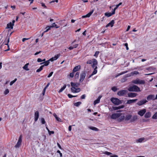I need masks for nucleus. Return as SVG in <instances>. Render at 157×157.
Returning a JSON list of instances; mask_svg holds the SVG:
<instances>
[{"label": "nucleus", "mask_w": 157, "mask_h": 157, "mask_svg": "<svg viewBox=\"0 0 157 157\" xmlns=\"http://www.w3.org/2000/svg\"><path fill=\"white\" fill-rule=\"evenodd\" d=\"M50 61V60L49 59V60H48L46 61H45L43 63H41L40 64H43V65H42V66H43V67H44V66H47L50 63L49 62Z\"/></svg>", "instance_id": "22"}, {"label": "nucleus", "mask_w": 157, "mask_h": 157, "mask_svg": "<svg viewBox=\"0 0 157 157\" xmlns=\"http://www.w3.org/2000/svg\"><path fill=\"white\" fill-rule=\"evenodd\" d=\"M86 96L85 94L82 95L81 97V98L82 99H85V98Z\"/></svg>", "instance_id": "51"}, {"label": "nucleus", "mask_w": 157, "mask_h": 157, "mask_svg": "<svg viewBox=\"0 0 157 157\" xmlns=\"http://www.w3.org/2000/svg\"><path fill=\"white\" fill-rule=\"evenodd\" d=\"M124 107V105H122L121 106H120L118 107H113V109L114 110H117L118 109H121L123 108Z\"/></svg>", "instance_id": "21"}, {"label": "nucleus", "mask_w": 157, "mask_h": 157, "mask_svg": "<svg viewBox=\"0 0 157 157\" xmlns=\"http://www.w3.org/2000/svg\"><path fill=\"white\" fill-rule=\"evenodd\" d=\"M71 85L72 87L71 90L72 92L78 93L80 91V88H78L80 85L79 83L71 82Z\"/></svg>", "instance_id": "1"}, {"label": "nucleus", "mask_w": 157, "mask_h": 157, "mask_svg": "<svg viewBox=\"0 0 157 157\" xmlns=\"http://www.w3.org/2000/svg\"><path fill=\"white\" fill-rule=\"evenodd\" d=\"M111 101L116 105H118L122 103V101L118 99L114 98H111Z\"/></svg>", "instance_id": "3"}, {"label": "nucleus", "mask_w": 157, "mask_h": 157, "mask_svg": "<svg viewBox=\"0 0 157 157\" xmlns=\"http://www.w3.org/2000/svg\"><path fill=\"white\" fill-rule=\"evenodd\" d=\"M53 115L55 117V118H56V117H57V115L55 113H53Z\"/></svg>", "instance_id": "64"}, {"label": "nucleus", "mask_w": 157, "mask_h": 157, "mask_svg": "<svg viewBox=\"0 0 157 157\" xmlns=\"http://www.w3.org/2000/svg\"><path fill=\"white\" fill-rule=\"evenodd\" d=\"M22 142V136L21 135H20L19 137L18 141L15 146L16 148H18L21 145Z\"/></svg>", "instance_id": "5"}, {"label": "nucleus", "mask_w": 157, "mask_h": 157, "mask_svg": "<svg viewBox=\"0 0 157 157\" xmlns=\"http://www.w3.org/2000/svg\"><path fill=\"white\" fill-rule=\"evenodd\" d=\"M13 25H14L12 24L11 22H10L7 24L6 28L12 29L13 28Z\"/></svg>", "instance_id": "25"}, {"label": "nucleus", "mask_w": 157, "mask_h": 157, "mask_svg": "<svg viewBox=\"0 0 157 157\" xmlns=\"http://www.w3.org/2000/svg\"><path fill=\"white\" fill-rule=\"evenodd\" d=\"M152 118L153 119H157V112H156L153 116Z\"/></svg>", "instance_id": "38"}, {"label": "nucleus", "mask_w": 157, "mask_h": 157, "mask_svg": "<svg viewBox=\"0 0 157 157\" xmlns=\"http://www.w3.org/2000/svg\"><path fill=\"white\" fill-rule=\"evenodd\" d=\"M94 11V10H93L91 11H90L89 13L87 14L86 15L83 16H82V18H84L86 17H90L91 15L92 14Z\"/></svg>", "instance_id": "13"}, {"label": "nucleus", "mask_w": 157, "mask_h": 157, "mask_svg": "<svg viewBox=\"0 0 157 157\" xmlns=\"http://www.w3.org/2000/svg\"><path fill=\"white\" fill-rule=\"evenodd\" d=\"M128 90L130 92H140L141 91L140 88L136 85H133L129 87Z\"/></svg>", "instance_id": "2"}, {"label": "nucleus", "mask_w": 157, "mask_h": 157, "mask_svg": "<svg viewBox=\"0 0 157 157\" xmlns=\"http://www.w3.org/2000/svg\"><path fill=\"white\" fill-rule=\"evenodd\" d=\"M51 28L52 27H55L56 28H59V26H58L57 25L55 24V23H54L53 24L52 26H50Z\"/></svg>", "instance_id": "37"}, {"label": "nucleus", "mask_w": 157, "mask_h": 157, "mask_svg": "<svg viewBox=\"0 0 157 157\" xmlns=\"http://www.w3.org/2000/svg\"><path fill=\"white\" fill-rule=\"evenodd\" d=\"M49 134L51 135V134H53L54 133L53 131H50L48 132Z\"/></svg>", "instance_id": "53"}, {"label": "nucleus", "mask_w": 157, "mask_h": 157, "mask_svg": "<svg viewBox=\"0 0 157 157\" xmlns=\"http://www.w3.org/2000/svg\"><path fill=\"white\" fill-rule=\"evenodd\" d=\"M66 85H64L63 87H62L58 91V92L59 93H60L61 92H62L66 88Z\"/></svg>", "instance_id": "33"}, {"label": "nucleus", "mask_w": 157, "mask_h": 157, "mask_svg": "<svg viewBox=\"0 0 157 157\" xmlns=\"http://www.w3.org/2000/svg\"><path fill=\"white\" fill-rule=\"evenodd\" d=\"M114 23V21L113 20H112L107 25H106V27H107L109 26H111V27H112L113 26Z\"/></svg>", "instance_id": "18"}, {"label": "nucleus", "mask_w": 157, "mask_h": 157, "mask_svg": "<svg viewBox=\"0 0 157 157\" xmlns=\"http://www.w3.org/2000/svg\"><path fill=\"white\" fill-rule=\"evenodd\" d=\"M146 112V109H144L139 111L138 112V113L139 115H140L141 116H142Z\"/></svg>", "instance_id": "15"}, {"label": "nucleus", "mask_w": 157, "mask_h": 157, "mask_svg": "<svg viewBox=\"0 0 157 157\" xmlns=\"http://www.w3.org/2000/svg\"><path fill=\"white\" fill-rule=\"evenodd\" d=\"M74 48V47L73 46H71L68 48V49L70 50H71Z\"/></svg>", "instance_id": "62"}, {"label": "nucleus", "mask_w": 157, "mask_h": 157, "mask_svg": "<svg viewBox=\"0 0 157 157\" xmlns=\"http://www.w3.org/2000/svg\"><path fill=\"white\" fill-rule=\"evenodd\" d=\"M130 28V26H129V25H128V27L127 28V29H126V31H128L129 30V29Z\"/></svg>", "instance_id": "63"}, {"label": "nucleus", "mask_w": 157, "mask_h": 157, "mask_svg": "<svg viewBox=\"0 0 157 157\" xmlns=\"http://www.w3.org/2000/svg\"><path fill=\"white\" fill-rule=\"evenodd\" d=\"M127 92L126 90H122L118 92L117 94L119 96H123L127 93Z\"/></svg>", "instance_id": "9"}, {"label": "nucleus", "mask_w": 157, "mask_h": 157, "mask_svg": "<svg viewBox=\"0 0 157 157\" xmlns=\"http://www.w3.org/2000/svg\"><path fill=\"white\" fill-rule=\"evenodd\" d=\"M79 76V73L78 72H77L75 75V77L76 78H78Z\"/></svg>", "instance_id": "41"}, {"label": "nucleus", "mask_w": 157, "mask_h": 157, "mask_svg": "<svg viewBox=\"0 0 157 157\" xmlns=\"http://www.w3.org/2000/svg\"><path fill=\"white\" fill-rule=\"evenodd\" d=\"M117 8V7H116L114 9H113L112 12H113V13H115V11L116 10Z\"/></svg>", "instance_id": "55"}, {"label": "nucleus", "mask_w": 157, "mask_h": 157, "mask_svg": "<svg viewBox=\"0 0 157 157\" xmlns=\"http://www.w3.org/2000/svg\"><path fill=\"white\" fill-rule=\"evenodd\" d=\"M89 128L92 130H93V131H98V129L95 127H93V126H90L89 127Z\"/></svg>", "instance_id": "31"}, {"label": "nucleus", "mask_w": 157, "mask_h": 157, "mask_svg": "<svg viewBox=\"0 0 157 157\" xmlns=\"http://www.w3.org/2000/svg\"><path fill=\"white\" fill-rule=\"evenodd\" d=\"M145 138H141L136 140V142L139 143H142L144 142Z\"/></svg>", "instance_id": "29"}, {"label": "nucleus", "mask_w": 157, "mask_h": 157, "mask_svg": "<svg viewBox=\"0 0 157 157\" xmlns=\"http://www.w3.org/2000/svg\"><path fill=\"white\" fill-rule=\"evenodd\" d=\"M46 89H45V88H44V89H43V92H42V94L43 95H44V94H45V91H46Z\"/></svg>", "instance_id": "57"}, {"label": "nucleus", "mask_w": 157, "mask_h": 157, "mask_svg": "<svg viewBox=\"0 0 157 157\" xmlns=\"http://www.w3.org/2000/svg\"><path fill=\"white\" fill-rule=\"evenodd\" d=\"M41 122L42 124H44L45 123L44 119L43 118L41 119Z\"/></svg>", "instance_id": "47"}, {"label": "nucleus", "mask_w": 157, "mask_h": 157, "mask_svg": "<svg viewBox=\"0 0 157 157\" xmlns=\"http://www.w3.org/2000/svg\"><path fill=\"white\" fill-rule=\"evenodd\" d=\"M74 73L75 72H73L72 71V72L70 73V76L72 78L73 77L74 75Z\"/></svg>", "instance_id": "48"}, {"label": "nucleus", "mask_w": 157, "mask_h": 157, "mask_svg": "<svg viewBox=\"0 0 157 157\" xmlns=\"http://www.w3.org/2000/svg\"><path fill=\"white\" fill-rule=\"evenodd\" d=\"M94 68V70L92 73L93 75L96 74L97 72V65L95 66Z\"/></svg>", "instance_id": "32"}, {"label": "nucleus", "mask_w": 157, "mask_h": 157, "mask_svg": "<svg viewBox=\"0 0 157 157\" xmlns=\"http://www.w3.org/2000/svg\"><path fill=\"white\" fill-rule=\"evenodd\" d=\"M68 130L71 131V126L70 125L68 127Z\"/></svg>", "instance_id": "61"}, {"label": "nucleus", "mask_w": 157, "mask_h": 157, "mask_svg": "<svg viewBox=\"0 0 157 157\" xmlns=\"http://www.w3.org/2000/svg\"><path fill=\"white\" fill-rule=\"evenodd\" d=\"M51 27H50V26H47V27H46V29H47L44 32V33L47 32L48 30H49L51 29Z\"/></svg>", "instance_id": "39"}, {"label": "nucleus", "mask_w": 157, "mask_h": 157, "mask_svg": "<svg viewBox=\"0 0 157 157\" xmlns=\"http://www.w3.org/2000/svg\"><path fill=\"white\" fill-rule=\"evenodd\" d=\"M43 66H41L39 69H37L36 70V72H40L42 70V69H43Z\"/></svg>", "instance_id": "34"}, {"label": "nucleus", "mask_w": 157, "mask_h": 157, "mask_svg": "<svg viewBox=\"0 0 157 157\" xmlns=\"http://www.w3.org/2000/svg\"><path fill=\"white\" fill-rule=\"evenodd\" d=\"M67 96H68V97L70 98H71L73 97H76L77 96H73V95H72L71 94H68Z\"/></svg>", "instance_id": "44"}, {"label": "nucleus", "mask_w": 157, "mask_h": 157, "mask_svg": "<svg viewBox=\"0 0 157 157\" xmlns=\"http://www.w3.org/2000/svg\"><path fill=\"white\" fill-rule=\"evenodd\" d=\"M147 102V101L146 99H144L143 100L139 101L137 103V104L138 105L140 106L145 104Z\"/></svg>", "instance_id": "11"}, {"label": "nucleus", "mask_w": 157, "mask_h": 157, "mask_svg": "<svg viewBox=\"0 0 157 157\" xmlns=\"http://www.w3.org/2000/svg\"><path fill=\"white\" fill-rule=\"evenodd\" d=\"M17 80V79L16 78H15L13 80L10 82V85L12 86Z\"/></svg>", "instance_id": "40"}, {"label": "nucleus", "mask_w": 157, "mask_h": 157, "mask_svg": "<svg viewBox=\"0 0 157 157\" xmlns=\"http://www.w3.org/2000/svg\"><path fill=\"white\" fill-rule=\"evenodd\" d=\"M132 117V116L131 114H128L125 117V121H128L131 119V118Z\"/></svg>", "instance_id": "23"}, {"label": "nucleus", "mask_w": 157, "mask_h": 157, "mask_svg": "<svg viewBox=\"0 0 157 157\" xmlns=\"http://www.w3.org/2000/svg\"><path fill=\"white\" fill-rule=\"evenodd\" d=\"M56 120L58 121L61 122V119L60 118H59L57 117H56Z\"/></svg>", "instance_id": "54"}, {"label": "nucleus", "mask_w": 157, "mask_h": 157, "mask_svg": "<svg viewBox=\"0 0 157 157\" xmlns=\"http://www.w3.org/2000/svg\"><path fill=\"white\" fill-rule=\"evenodd\" d=\"M139 74V73L137 71H135L131 73V74L132 75H137Z\"/></svg>", "instance_id": "42"}, {"label": "nucleus", "mask_w": 157, "mask_h": 157, "mask_svg": "<svg viewBox=\"0 0 157 157\" xmlns=\"http://www.w3.org/2000/svg\"><path fill=\"white\" fill-rule=\"evenodd\" d=\"M113 13V12L112 11V13H105V15L108 17H110L112 15L114 14Z\"/></svg>", "instance_id": "30"}, {"label": "nucleus", "mask_w": 157, "mask_h": 157, "mask_svg": "<svg viewBox=\"0 0 157 157\" xmlns=\"http://www.w3.org/2000/svg\"><path fill=\"white\" fill-rule=\"evenodd\" d=\"M29 39V38H23L22 39V41L23 42H24L25 40H28Z\"/></svg>", "instance_id": "58"}, {"label": "nucleus", "mask_w": 157, "mask_h": 157, "mask_svg": "<svg viewBox=\"0 0 157 157\" xmlns=\"http://www.w3.org/2000/svg\"><path fill=\"white\" fill-rule=\"evenodd\" d=\"M137 119V116L136 115H135L132 117L131 118V119L130 120V122H134V121L136 120Z\"/></svg>", "instance_id": "24"}, {"label": "nucleus", "mask_w": 157, "mask_h": 157, "mask_svg": "<svg viewBox=\"0 0 157 157\" xmlns=\"http://www.w3.org/2000/svg\"><path fill=\"white\" fill-rule=\"evenodd\" d=\"M104 154L108 155H110V157H118L117 155H113L112 153L107 151H105Z\"/></svg>", "instance_id": "10"}, {"label": "nucleus", "mask_w": 157, "mask_h": 157, "mask_svg": "<svg viewBox=\"0 0 157 157\" xmlns=\"http://www.w3.org/2000/svg\"><path fill=\"white\" fill-rule=\"evenodd\" d=\"M81 67L80 65H78L75 67L73 70V72H75L78 71L80 68Z\"/></svg>", "instance_id": "20"}, {"label": "nucleus", "mask_w": 157, "mask_h": 157, "mask_svg": "<svg viewBox=\"0 0 157 157\" xmlns=\"http://www.w3.org/2000/svg\"><path fill=\"white\" fill-rule=\"evenodd\" d=\"M39 117V113L38 111H36L34 114V121L35 122L37 121Z\"/></svg>", "instance_id": "14"}, {"label": "nucleus", "mask_w": 157, "mask_h": 157, "mask_svg": "<svg viewBox=\"0 0 157 157\" xmlns=\"http://www.w3.org/2000/svg\"><path fill=\"white\" fill-rule=\"evenodd\" d=\"M121 115V113H114L111 115L110 118L112 119L115 120L120 117Z\"/></svg>", "instance_id": "6"}, {"label": "nucleus", "mask_w": 157, "mask_h": 157, "mask_svg": "<svg viewBox=\"0 0 157 157\" xmlns=\"http://www.w3.org/2000/svg\"><path fill=\"white\" fill-rule=\"evenodd\" d=\"M81 104V102L80 101H78L77 102H76L74 104V105L77 107L78 106L80 105Z\"/></svg>", "instance_id": "36"}, {"label": "nucleus", "mask_w": 157, "mask_h": 157, "mask_svg": "<svg viewBox=\"0 0 157 157\" xmlns=\"http://www.w3.org/2000/svg\"><path fill=\"white\" fill-rule=\"evenodd\" d=\"M128 97L129 98H134L136 97L137 94L135 93L130 92L128 94Z\"/></svg>", "instance_id": "12"}, {"label": "nucleus", "mask_w": 157, "mask_h": 157, "mask_svg": "<svg viewBox=\"0 0 157 157\" xmlns=\"http://www.w3.org/2000/svg\"><path fill=\"white\" fill-rule=\"evenodd\" d=\"M86 63L89 64H92L91 66L92 68H94L95 67V66H96L98 64V62L97 60L94 59H92V60H88Z\"/></svg>", "instance_id": "4"}, {"label": "nucleus", "mask_w": 157, "mask_h": 157, "mask_svg": "<svg viewBox=\"0 0 157 157\" xmlns=\"http://www.w3.org/2000/svg\"><path fill=\"white\" fill-rule=\"evenodd\" d=\"M41 4L42 6L44 7V8H46V6L44 3H42Z\"/></svg>", "instance_id": "56"}, {"label": "nucleus", "mask_w": 157, "mask_h": 157, "mask_svg": "<svg viewBox=\"0 0 157 157\" xmlns=\"http://www.w3.org/2000/svg\"><path fill=\"white\" fill-rule=\"evenodd\" d=\"M37 61L38 62H42V59L40 58H38L37 60Z\"/></svg>", "instance_id": "59"}, {"label": "nucleus", "mask_w": 157, "mask_h": 157, "mask_svg": "<svg viewBox=\"0 0 157 157\" xmlns=\"http://www.w3.org/2000/svg\"><path fill=\"white\" fill-rule=\"evenodd\" d=\"M124 44L126 47V48L127 50H128L129 49V48L128 47V44L127 43H125V44Z\"/></svg>", "instance_id": "49"}, {"label": "nucleus", "mask_w": 157, "mask_h": 157, "mask_svg": "<svg viewBox=\"0 0 157 157\" xmlns=\"http://www.w3.org/2000/svg\"><path fill=\"white\" fill-rule=\"evenodd\" d=\"M147 99L148 100H155V95L154 94H151L149 95L147 97Z\"/></svg>", "instance_id": "16"}, {"label": "nucleus", "mask_w": 157, "mask_h": 157, "mask_svg": "<svg viewBox=\"0 0 157 157\" xmlns=\"http://www.w3.org/2000/svg\"><path fill=\"white\" fill-rule=\"evenodd\" d=\"M137 100V99H130L129 100H128L127 101L126 104H130L135 102Z\"/></svg>", "instance_id": "19"}, {"label": "nucleus", "mask_w": 157, "mask_h": 157, "mask_svg": "<svg viewBox=\"0 0 157 157\" xmlns=\"http://www.w3.org/2000/svg\"><path fill=\"white\" fill-rule=\"evenodd\" d=\"M101 97L99 96L98 98L94 101V105L99 103Z\"/></svg>", "instance_id": "26"}, {"label": "nucleus", "mask_w": 157, "mask_h": 157, "mask_svg": "<svg viewBox=\"0 0 157 157\" xmlns=\"http://www.w3.org/2000/svg\"><path fill=\"white\" fill-rule=\"evenodd\" d=\"M99 53V52L98 51L96 52L95 54L94 55V56H95L96 57H97Z\"/></svg>", "instance_id": "46"}, {"label": "nucleus", "mask_w": 157, "mask_h": 157, "mask_svg": "<svg viewBox=\"0 0 157 157\" xmlns=\"http://www.w3.org/2000/svg\"><path fill=\"white\" fill-rule=\"evenodd\" d=\"M60 54H58L57 55L55 56L54 57L51 58L49 60L51 61H53L54 60H56L60 56Z\"/></svg>", "instance_id": "17"}, {"label": "nucleus", "mask_w": 157, "mask_h": 157, "mask_svg": "<svg viewBox=\"0 0 157 157\" xmlns=\"http://www.w3.org/2000/svg\"><path fill=\"white\" fill-rule=\"evenodd\" d=\"M29 65V63H27L26 64L25 66L23 67V68L24 69L28 71L29 70V69L28 68V66Z\"/></svg>", "instance_id": "28"}, {"label": "nucleus", "mask_w": 157, "mask_h": 157, "mask_svg": "<svg viewBox=\"0 0 157 157\" xmlns=\"http://www.w3.org/2000/svg\"><path fill=\"white\" fill-rule=\"evenodd\" d=\"M9 92V90L8 89H7L4 92V94H5L6 95Z\"/></svg>", "instance_id": "45"}, {"label": "nucleus", "mask_w": 157, "mask_h": 157, "mask_svg": "<svg viewBox=\"0 0 157 157\" xmlns=\"http://www.w3.org/2000/svg\"><path fill=\"white\" fill-rule=\"evenodd\" d=\"M53 72H51V73H50L49 74V75H48V78H50V77H51V76L52 75V74H53Z\"/></svg>", "instance_id": "50"}, {"label": "nucleus", "mask_w": 157, "mask_h": 157, "mask_svg": "<svg viewBox=\"0 0 157 157\" xmlns=\"http://www.w3.org/2000/svg\"><path fill=\"white\" fill-rule=\"evenodd\" d=\"M125 119V117L124 116H121V117L120 119H119V121H121Z\"/></svg>", "instance_id": "35"}, {"label": "nucleus", "mask_w": 157, "mask_h": 157, "mask_svg": "<svg viewBox=\"0 0 157 157\" xmlns=\"http://www.w3.org/2000/svg\"><path fill=\"white\" fill-rule=\"evenodd\" d=\"M151 116V113L149 112L146 113L144 115L145 118H148Z\"/></svg>", "instance_id": "27"}, {"label": "nucleus", "mask_w": 157, "mask_h": 157, "mask_svg": "<svg viewBox=\"0 0 157 157\" xmlns=\"http://www.w3.org/2000/svg\"><path fill=\"white\" fill-rule=\"evenodd\" d=\"M127 72V71H126V72H124H124H122L119 73V75L118 76L122 75H123V74H125V73H126Z\"/></svg>", "instance_id": "60"}, {"label": "nucleus", "mask_w": 157, "mask_h": 157, "mask_svg": "<svg viewBox=\"0 0 157 157\" xmlns=\"http://www.w3.org/2000/svg\"><path fill=\"white\" fill-rule=\"evenodd\" d=\"M132 82L136 84H144L145 83L144 81L140 80L139 79H136V80L132 81Z\"/></svg>", "instance_id": "7"}, {"label": "nucleus", "mask_w": 157, "mask_h": 157, "mask_svg": "<svg viewBox=\"0 0 157 157\" xmlns=\"http://www.w3.org/2000/svg\"><path fill=\"white\" fill-rule=\"evenodd\" d=\"M57 153H59L60 157H62V153L60 152V151L59 150H58L57 151Z\"/></svg>", "instance_id": "52"}, {"label": "nucleus", "mask_w": 157, "mask_h": 157, "mask_svg": "<svg viewBox=\"0 0 157 157\" xmlns=\"http://www.w3.org/2000/svg\"><path fill=\"white\" fill-rule=\"evenodd\" d=\"M112 90L114 92H116L117 90V88L115 86L113 87L112 89Z\"/></svg>", "instance_id": "43"}, {"label": "nucleus", "mask_w": 157, "mask_h": 157, "mask_svg": "<svg viewBox=\"0 0 157 157\" xmlns=\"http://www.w3.org/2000/svg\"><path fill=\"white\" fill-rule=\"evenodd\" d=\"M86 75V72L85 71L82 72L80 75V77L79 80L80 82H82L85 78Z\"/></svg>", "instance_id": "8"}]
</instances>
